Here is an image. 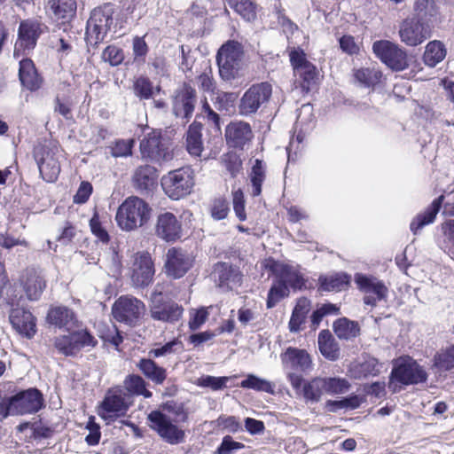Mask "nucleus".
Masks as SVG:
<instances>
[{"label":"nucleus","mask_w":454,"mask_h":454,"mask_svg":"<svg viewBox=\"0 0 454 454\" xmlns=\"http://www.w3.org/2000/svg\"><path fill=\"white\" fill-rule=\"evenodd\" d=\"M35 157L40 174L43 180L54 182L60 173V158L63 157L61 149L56 145H43L36 149Z\"/></svg>","instance_id":"nucleus-6"},{"label":"nucleus","mask_w":454,"mask_h":454,"mask_svg":"<svg viewBox=\"0 0 454 454\" xmlns=\"http://www.w3.org/2000/svg\"><path fill=\"white\" fill-rule=\"evenodd\" d=\"M444 197L441 195L435 199L431 205L426 208V210L419 214L411 223V231L417 234V232L422 229L425 225L432 223L440 210Z\"/></svg>","instance_id":"nucleus-32"},{"label":"nucleus","mask_w":454,"mask_h":454,"mask_svg":"<svg viewBox=\"0 0 454 454\" xmlns=\"http://www.w3.org/2000/svg\"><path fill=\"white\" fill-rule=\"evenodd\" d=\"M184 309L174 301H165L161 290L156 286L150 298V315L154 320L175 323L183 315Z\"/></svg>","instance_id":"nucleus-9"},{"label":"nucleus","mask_w":454,"mask_h":454,"mask_svg":"<svg viewBox=\"0 0 454 454\" xmlns=\"http://www.w3.org/2000/svg\"><path fill=\"white\" fill-rule=\"evenodd\" d=\"M145 311V303L130 295H122L118 298L112 309L113 316L117 321L129 325H136Z\"/></svg>","instance_id":"nucleus-11"},{"label":"nucleus","mask_w":454,"mask_h":454,"mask_svg":"<svg viewBox=\"0 0 454 454\" xmlns=\"http://www.w3.org/2000/svg\"><path fill=\"white\" fill-rule=\"evenodd\" d=\"M200 74L196 77V83L203 92L213 93L216 83L213 76V69L209 61H203L200 65Z\"/></svg>","instance_id":"nucleus-40"},{"label":"nucleus","mask_w":454,"mask_h":454,"mask_svg":"<svg viewBox=\"0 0 454 454\" xmlns=\"http://www.w3.org/2000/svg\"><path fill=\"white\" fill-rule=\"evenodd\" d=\"M152 82L144 76L138 77L134 82V93L141 99H149L154 95Z\"/></svg>","instance_id":"nucleus-53"},{"label":"nucleus","mask_w":454,"mask_h":454,"mask_svg":"<svg viewBox=\"0 0 454 454\" xmlns=\"http://www.w3.org/2000/svg\"><path fill=\"white\" fill-rule=\"evenodd\" d=\"M333 330L335 334L343 340H350L359 334L360 329L358 324L350 321L346 317L338 319L333 324Z\"/></svg>","instance_id":"nucleus-42"},{"label":"nucleus","mask_w":454,"mask_h":454,"mask_svg":"<svg viewBox=\"0 0 454 454\" xmlns=\"http://www.w3.org/2000/svg\"><path fill=\"white\" fill-rule=\"evenodd\" d=\"M213 276L217 286L223 291L233 290L239 287L242 282V274L239 268L227 262L216 263Z\"/></svg>","instance_id":"nucleus-22"},{"label":"nucleus","mask_w":454,"mask_h":454,"mask_svg":"<svg viewBox=\"0 0 454 454\" xmlns=\"http://www.w3.org/2000/svg\"><path fill=\"white\" fill-rule=\"evenodd\" d=\"M19 77L21 84L29 90H35L40 87L41 79L34 62L29 59L20 61Z\"/></svg>","instance_id":"nucleus-31"},{"label":"nucleus","mask_w":454,"mask_h":454,"mask_svg":"<svg viewBox=\"0 0 454 454\" xmlns=\"http://www.w3.org/2000/svg\"><path fill=\"white\" fill-rule=\"evenodd\" d=\"M157 180L156 168L150 165L137 168L132 176L134 187L140 192L150 191Z\"/></svg>","instance_id":"nucleus-29"},{"label":"nucleus","mask_w":454,"mask_h":454,"mask_svg":"<svg viewBox=\"0 0 454 454\" xmlns=\"http://www.w3.org/2000/svg\"><path fill=\"white\" fill-rule=\"evenodd\" d=\"M361 399L358 395H351L339 401H328L329 411H335L338 409H356L360 406Z\"/></svg>","instance_id":"nucleus-54"},{"label":"nucleus","mask_w":454,"mask_h":454,"mask_svg":"<svg viewBox=\"0 0 454 454\" xmlns=\"http://www.w3.org/2000/svg\"><path fill=\"white\" fill-rule=\"evenodd\" d=\"M134 141L129 140H119L112 147V155L114 157H127L132 153Z\"/></svg>","instance_id":"nucleus-60"},{"label":"nucleus","mask_w":454,"mask_h":454,"mask_svg":"<svg viewBox=\"0 0 454 454\" xmlns=\"http://www.w3.org/2000/svg\"><path fill=\"white\" fill-rule=\"evenodd\" d=\"M237 98V95L232 92L219 91L213 98L215 108L219 111H228L231 107Z\"/></svg>","instance_id":"nucleus-55"},{"label":"nucleus","mask_w":454,"mask_h":454,"mask_svg":"<svg viewBox=\"0 0 454 454\" xmlns=\"http://www.w3.org/2000/svg\"><path fill=\"white\" fill-rule=\"evenodd\" d=\"M45 27L43 23L36 20L21 21L18 31V40L15 43L14 56L19 57L20 51L33 50Z\"/></svg>","instance_id":"nucleus-19"},{"label":"nucleus","mask_w":454,"mask_h":454,"mask_svg":"<svg viewBox=\"0 0 454 454\" xmlns=\"http://www.w3.org/2000/svg\"><path fill=\"white\" fill-rule=\"evenodd\" d=\"M137 366L145 378L157 385H161L167 378L166 369L159 366L153 357L140 359Z\"/></svg>","instance_id":"nucleus-33"},{"label":"nucleus","mask_w":454,"mask_h":454,"mask_svg":"<svg viewBox=\"0 0 454 454\" xmlns=\"http://www.w3.org/2000/svg\"><path fill=\"white\" fill-rule=\"evenodd\" d=\"M441 231L442 237L440 240V247L454 260V219L442 223Z\"/></svg>","instance_id":"nucleus-43"},{"label":"nucleus","mask_w":454,"mask_h":454,"mask_svg":"<svg viewBox=\"0 0 454 454\" xmlns=\"http://www.w3.org/2000/svg\"><path fill=\"white\" fill-rule=\"evenodd\" d=\"M289 294L288 286L276 279V282L270 287L268 299H267V308L271 309L277 305L280 301L281 299L287 296Z\"/></svg>","instance_id":"nucleus-50"},{"label":"nucleus","mask_w":454,"mask_h":454,"mask_svg":"<svg viewBox=\"0 0 454 454\" xmlns=\"http://www.w3.org/2000/svg\"><path fill=\"white\" fill-rule=\"evenodd\" d=\"M264 166L261 160H255L250 174L253 196H259L262 192V184L264 181Z\"/></svg>","instance_id":"nucleus-47"},{"label":"nucleus","mask_w":454,"mask_h":454,"mask_svg":"<svg viewBox=\"0 0 454 454\" xmlns=\"http://www.w3.org/2000/svg\"><path fill=\"white\" fill-rule=\"evenodd\" d=\"M113 13L111 4L92 11L86 27L87 38L90 43L97 44L104 40L113 24Z\"/></svg>","instance_id":"nucleus-7"},{"label":"nucleus","mask_w":454,"mask_h":454,"mask_svg":"<svg viewBox=\"0 0 454 454\" xmlns=\"http://www.w3.org/2000/svg\"><path fill=\"white\" fill-rule=\"evenodd\" d=\"M244 55L243 46L237 41H228L218 50L216 61L219 74L224 81H231L238 75Z\"/></svg>","instance_id":"nucleus-3"},{"label":"nucleus","mask_w":454,"mask_h":454,"mask_svg":"<svg viewBox=\"0 0 454 454\" xmlns=\"http://www.w3.org/2000/svg\"><path fill=\"white\" fill-rule=\"evenodd\" d=\"M354 281L358 289L364 294V302L366 305L374 307L378 301L387 297V286L382 281L373 276L356 273L355 274Z\"/></svg>","instance_id":"nucleus-18"},{"label":"nucleus","mask_w":454,"mask_h":454,"mask_svg":"<svg viewBox=\"0 0 454 454\" xmlns=\"http://www.w3.org/2000/svg\"><path fill=\"white\" fill-rule=\"evenodd\" d=\"M129 407L127 392L121 387H114L106 393L98 407V415L107 424L126 414Z\"/></svg>","instance_id":"nucleus-5"},{"label":"nucleus","mask_w":454,"mask_h":454,"mask_svg":"<svg viewBox=\"0 0 454 454\" xmlns=\"http://www.w3.org/2000/svg\"><path fill=\"white\" fill-rule=\"evenodd\" d=\"M182 348V342L177 339H174L164 345L154 344L149 350L148 355L153 358L168 357L180 352Z\"/></svg>","instance_id":"nucleus-45"},{"label":"nucleus","mask_w":454,"mask_h":454,"mask_svg":"<svg viewBox=\"0 0 454 454\" xmlns=\"http://www.w3.org/2000/svg\"><path fill=\"white\" fill-rule=\"evenodd\" d=\"M10 322L19 333L27 338H32L36 332L34 316L24 309H12L10 314Z\"/></svg>","instance_id":"nucleus-28"},{"label":"nucleus","mask_w":454,"mask_h":454,"mask_svg":"<svg viewBox=\"0 0 454 454\" xmlns=\"http://www.w3.org/2000/svg\"><path fill=\"white\" fill-rule=\"evenodd\" d=\"M182 227L176 215L170 212L158 215L155 234L165 241H175L181 237Z\"/></svg>","instance_id":"nucleus-23"},{"label":"nucleus","mask_w":454,"mask_h":454,"mask_svg":"<svg viewBox=\"0 0 454 454\" xmlns=\"http://www.w3.org/2000/svg\"><path fill=\"white\" fill-rule=\"evenodd\" d=\"M150 427L168 443L176 445L184 442L185 432L178 427L166 414L153 411L148 415Z\"/></svg>","instance_id":"nucleus-10"},{"label":"nucleus","mask_w":454,"mask_h":454,"mask_svg":"<svg viewBox=\"0 0 454 454\" xmlns=\"http://www.w3.org/2000/svg\"><path fill=\"white\" fill-rule=\"evenodd\" d=\"M271 94L272 87L268 82L252 85L240 99L239 113L243 115L254 114L270 100Z\"/></svg>","instance_id":"nucleus-16"},{"label":"nucleus","mask_w":454,"mask_h":454,"mask_svg":"<svg viewBox=\"0 0 454 454\" xmlns=\"http://www.w3.org/2000/svg\"><path fill=\"white\" fill-rule=\"evenodd\" d=\"M165 193L172 200H179L190 194L194 185V173L185 167L169 171L161 179Z\"/></svg>","instance_id":"nucleus-4"},{"label":"nucleus","mask_w":454,"mask_h":454,"mask_svg":"<svg viewBox=\"0 0 454 454\" xmlns=\"http://www.w3.org/2000/svg\"><path fill=\"white\" fill-rule=\"evenodd\" d=\"M413 11L418 17L417 20H424L427 22L432 21L438 14V7L434 0H415L413 4Z\"/></svg>","instance_id":"nucleus-39"},{"label":"nucleus","mask_w":454,"mask_h":454,"mask_svg":"<svg viewBox=\"0 0 454 454\" xmlns=\"http://www.w3.org/2000/svg\"><path fill=\"white\" fill-rule=\"evenodd\" d=\"M319 281L320 288L323 291L339 292L345 289L348 286L350 281V277L345 273H336L329 277H321L319 278Z\"/></svg>","instance_id":"nucleus-41"},{"label":"nucleus","mask_w":454,"mask_h":454,"mask_svg":"<svg viewBox=\"0 0 454 454\" xmlns=\"http://www.w3.org/2000/svg\"><path fill=\"white\" fill-rule=\"evenodd\" d=\"M228 380V377L205 376L199 379L198 384L201 387H211L213 390H219L225 387Z\"/></svg>","instance_id":"nucleus-61"},{"label":"nucleus","mask_w":454,"mask_h":454,"mask_svg":"<svg viewBox=\"0 0 454 454\" xmlns=\"http://www.w3.org/2000/svg\"><path fill=\"white\" fill-rule=\"evenodd\" d=\"M43 395L35 388L20 392L7 401L8 415L37 412L43 406Z\"/></svg>","instance_id":"nucleus-15"},{"label":"nucleus","mask_w":454,"mask_h":454,"mask_svg":"<svg viewBox=\"0 0 454 454\" xmlns=\"http://www.w3.org/2000/svg\"><path fill=\"white\" fill-rule=\"evenodd\" d=\"M47 321L49 324L60 329H65L67 332L79 327V321L75 313L65 306L51 308L47 314Z\"/></svg>","instance_id":"nucleus-27"},{"label":"nucleus","mask_w":454,"mask_h":454,"mask_svg":"<svg viewBox=\"0 0 454 454\" xmlns=\"http://www.w3.org/2000/svg\"><path fill=\"white\" fill-rule=\"evenodd\" d=\"M434 365L444 371L454 368V345L438 352L434 356Z\"/></svg>","instance_id":"nucleus-51"},{"label":"nucleus","mask_w":454,"mask_h":454,"mask_svg":"<svg viewBox=\"0 0 454 454\" xmlns=\"http://www.w3.org/2000/svg\"><path fill=\"white\" fill-rule=\"evenodd\" d=\"M102 58L105 61L109 62L112 66H118L124 59L122 51L114 45L107 46L103 53Z\"/></svg>","instance_id":"nucleus-59"},{"label":"nucleus","mask_w":454,"mask_h":454,"mask_svg":"<svg viewBox=\"0 0 454 454\" xmlns=\"http://www.w3.org/2000/svg\"><path fill=\"white\" fill-rule=\"evenodd\" d=\"M399 37L407 46L415 47L430 37V32L424 22L415 18H407L399 25Z\"/></svg>","instance_id":"nucleus-20"},{"label":"nucleus","mask_w":454,"mask_h":454,"mask_svg":"<svg viewBox=\"0 0 454 454\" xmlns=\"http://www.w3.org/2000/svg\"><path fill=\"white\" fill-rule=\"evenodd\" d=\"M427 374L424 369L411 357H399L395 361L391 372L389 388L397 391L396 383L412 385L425 382Z\"/></svg>","instance_id":"nucleus-2"},{"label":"nucleus","mask_w":454,"mask_h":454,"mask_svg":"<svg viewBox=\"0 0 454 454\" xmlns=\"http://www.w3.org/2000/svg\"><path fill=\"white\" fill-rule=\"evenodd\" d=\"M140 152L143 158L154 162L168 161L173 157L168 145L161 140L160 132L157 130L144 135L140 142Z\"/></svg>","instance_id":"nucleus-14"},{"label":"nucleus","mask_w":454,"mask_h":454,"mask_svg":"<svg viewBox=\"0 0 454 454\" xmlns=\"http://www.w3.org/2000/svg\"><path fill=\"white\" fill-rule=\"evenodd\" d=\"M372 51L383 63L393 70L402 71L409 66L406 51L388 40L374 42Z\"/></svg>","instance_id":"nucleus-8"},{"label":"nucleus","mask_w":454,"mask_h":454,"mask_svg":"<svg viewBox=\"0 0 454 454\" xmlns=\"http://www.w3.org/2000/svg\"><path fill=\"white\" fill-rule=\"evenodd\" d=\"M318 348L321 354L329 360L334 361L339 357L338 345L328 330H323L319 333Z\"/></svg>","instance_id":"nucleus-35"},{"label":"nucleus","mask_w":454,"mask_h":454,"mask_svg":"<svg viewBox=\"0 0 454 454\" xmlns=\"http://www.w3.org/2000/svg\"><path fill=\"white\" fill-rule=\"evenodd\" d=\"M22 285L27 298L31 301L38 300L45 287L43 277L33 269L27 270Z\"/></svg>","instance_id":"nucleus-30"},{"label":"nucleus","mask_w":454,"mask_h":454,"mask_svg":"<svg viewBox=\"0 0 454 454\" xmlns=\"http://www.w3.org/2000/svg\"><path fill=\"white\" fill-rule=\"evenodd\" d=\"M243 448V443L233 441L231 436L227 435L223 437L222 443L218 447L216 452L218 454H231L234 450H238Z\"/></svg>","instance_id":"nucleus-64"},{"label":"nucleus","mask_w":454,"mask_h":454,"mask_svg":"<svg viewBox=\"0 0 454 454\" xmlns=\"http://www.w3.org/2000/svg\"><path fill=\"white\" fill-rule=\"evenodd\" d=\"M92 191V184L87 181H82L73 198L74 203L84 204L90 197Z\"/></svg>","instance_id":"nucleus-63"},{"label":"nucleus","mask_w":454,"mask_h":454,"mask_svg":"<svg viewBox=\"0 0 454 454\" xmlns=\"http://www.w3.org/2000/svg\"><path fill=\"white\" fill-rule=\"evenodd\" d=\"M264 268L270 272L276 279L286 284L288 288L301 289L305 285V279L299 266L284 263L269 258L264 262Z\"/></svg>","instance_id":"nucleus-12"},{"label":"nucleus","mask_w":454,"mask_h":454,"mask_svg":"<svg viewBox=\"0 0 454 454\" xmlns=\"http://www.w3.org/2000/svg\"><path fill=\"white\" fill-rule=\"evenodd\" d=\"M250 125L245 121H232L225 129V138L231 147L243 149L253 138Z\"/></svg>","instance_id":"nucleus-24"},{"label":"nucleus","mask_w":454,"mask_h":454,"mask_svg":"<svg viewBox=\"0 0 454 454\" xmlns=\"http://www.w3.org/2000/svg\"><path fill=\"white\" fill-rule=\"evenodd\" d=\"M447 54V49L444 43L438 40L429 42L423 54V61L426 66L434 67L442 62Z\"/></svg>","instance_id":"nucleus-34"},{"label":"nucleus","mask_w":454,"mask_h":454,"mask_svg":"<svg viewBox=\"0 0 454 454\" xmlns=\"http://www.w3.org/2000/svg\"><path fill=\"white\" fill-rule=\"evenodd\" d=\"M90 227L91 232L103 243L109 241V235L106 230L103 227L102 223L99 220L98 213H94L93 216L90 220Z\"/></svg>","instance_id":"nucleus-57"},{"label":"nucleus","mask_w":454,"mask_h":454,"mask_svg":"<svg viewBox=\"0 0 454 454\" xmlns=\"http://www.w3.org/2000/svg\"><path fill=\"white\" fill-rule=\"evenodd\" d=\"M50 8L56 19L69 20L75 15V0H49Z\"/></svg>","instance_id":"nucleus-38"},{"label":"nucleus","mask_w":454,"mask_h":454,"mask_svg":"<svg viewBox=\"0 0 454 454\" xmlns=\"http://www.w3.org/2000/svg\"><path fill=\"white\" fill-rule=\"evenodd\" d=\"M154 273V264L148 253L138 252L134 254L130 268V279L134 286L145 287L149 286L153 279Z\"/></svg>","instance_id":"nucleus-17"},{"label":"nucleus","mask_w":454,"mask_h":454,"mask_svg":"<svg viewBox=\"0 0 454 454\" xmlns=\"http://www.w3.org/2000/svg\"><path fill=\"white\" fill-rule=\"evenodd\" d=\"M324 393V378L313 379L303 386V395L307 400L317 402Z\"/></svg>","instance_id":"nucleus-49"},{"label":"nucleus","mask_w":454,"mask_h":454,"mask_svg":"<svg viewBox=\"0 0 454 454\" xmlns=\"http://www.w3.org/2000/svg\"><path fill=\"white\" fill-rule=\"evenodd\" d=\"M125 392L132 395H143L145 398L152 396V393L146 389L145 380L139 375H129L124 380Z\"/></svg>","instance_id":"nucleus-46"},{"label":"nucleus","mask_w":454,"mask_h":454,"mask_svg":"<svg viewBox=\"0 0 454 454\" xmlns=\"http://www.w3.org/2000/svg\"><path fill=\"white\" fill-rule=\"evenodd\" d=\"M191 257L177 248H170L167 253L166 271L174 278L183 277L192 266Z\"/></svg>","instance_id":"nucleus-25"},{"label":"nucleus","mask_w":454,"mask_h":454,"mask_svg":"<svg viewBox=\"0 0 454 454\" xmlns=\"http://www.w3.org/2000/svg\"><path fill=\"white\" fill-rule=\"evenodd\" d=\"M382 73L375 67H362L354 70V78L361 86L373 88L380 82Z\"/></svg>","instance_id":"nucleus-37"},{"label":"nucleus","mask_w":454,"mask_h":454,"mask_svg":"<svg viewBox=\"0 0 454 454\" xmlns=\"http://www.w3.org/2000/svg\"><path fill=\"white\" fill-rule=\"evenodd\" d=\"M151 207L137 196L128 197L118 207L115 220L118 226L126 231H135L150 219Z\"/></svg>","instance_id":"nucleus-1"},{"label":"nucleus","mask_w":454,"mask_h":454,"mask_svg":"<svg viewBox=\"0 0 454 454\" xmlns=\"http://www.w3.org/2000/svg\"><path fill=\"white\" fill-rule=\"evenodd\" d=\"M339 311L340 309L335 304H323L313 312L311 316L312 325L317 327L324 317L327 315H338Z\"/></svg>","instance_id":"nucleus-56"},{"label":"nucleus","mask_w":454,"mask_h":454,"mask_svg":"<svg viewBox=\"0 0 454 454\" xmlns=\"http://www.w3.org/2000/svg\"><path fill=\"white\" fill-rule=\"evenodd\" d=\"M233 210L239 221L247 219L244 193L240 189L232 192Z\"/></svg>","instance_id":"nucleus-58"},{"label":"nucleus","mask_w":454,"mask_h":454,"mask_svg":"<svg viewBox=\"0 0 454 454\" xmlns=\"http://www.w3.org/2000/svg\"><path fill=\"white\" fill-rule=\"evenodd\" d=\"M202 125L200 123H192L187 131L186 148L190 154L199 157L203 151L201 140Z\"/></svg>","instance_id":"nucleus-36"},{"label":"nucleus","mask_w":454,"mask_h":454,"mask_svg":"<svg viewBox=\"0 0 454 454\" xmlns=\"http://www.w3.org/2000/svg\"><path fill=\"white\" fill-rule=\"evenodd\" d=\"M280 358L286 368L309 372L313 367L312 359L304 349L289 347L280 355Z\"/></svg>","instance_id":"nucleus-26"},{"label":"nucleus","mask_w":454,"mask_h":454,"mask_svg":"<svg viewBox=\"0 0 454 454\" xmlns=\"http://www.w3.org/2000/svg\"><path fill=\"white\" fill-rule=\"evenodd\" d=\"M229 213L228 202L223 199L214 200L211 207V215L215 220L224 219Z\"/></svg>","instance_id":"nucleus-62"},{"label":"nucleus","mask_w":454,"mask_h":454,"mask_svg":"<svg viewBox=\"0 0 454 454\" xmlns=\"http://www.w3.org/2000/svg\"><path fill=\"white\" fill-rule=\"evenodd\" d=\"M240 387L242 388L253 389L271 395L275 393V384L273 382L259 378L254 374L247 375V379L240 382Z\"/></svg>","instance_id":"nucleus-44"},{"label":"nucleus","mask_w":454,"mask_h":454,"mask_svg":"<svg viewBox=\"0 0 454 454\" xmlns=\"http://www.w3.org/2000/svg\"><path fill=\"white\" fill-rule=\"evenodd\" d=\"M97 340L87 331L69 332V334L59 335L55 338L54 347L62 355L74 356L82 348L94 347Z\"/></svg>","instance_id":"nucleus-13"},{"label":"nucleus","mask_w":454,"mask_h":454,"mask_svg":"<svg viewBox=\"0 0 454 454\" xmlns=\"http://www.w3.org/2000/svg\"><path fill=\"white\" fill-rule=\"evenodd\" d=\"M197 101L196 90L189 84L184 83L176 90L173 99V112L176 117L187 122L192 116Z\"/></svg>","instance_id":"nucleus-21"},{"label":"nucleus","mask_w":454,"mask_h":454,"mask_svg":"<svg viewBox=\"0 0 454 454\" xmlns=\"http://www.w3.org/2000/svg\"><path fill=\"white\" fill-rule=\"evenodd\" d=\"M325 393L340 395L348 391L349 382L341 378H324Z\"/></svg>","instance_id":"nucleus-52"},{"label":"nucleus","mask_w":454,"mask_h":454,"mask_svg":"<svg viewBox=\"0 0 454 454\" xmlns=\"http://www.w3.org/2000/svg\"><path fill=\"white\" fill-rule=\"evenodd\" d=\"M229 5L244 20H254L256 17L255 6L249 0H228Z\"/></svg>","instance_id":"nucleus-48"}]
</instances>
